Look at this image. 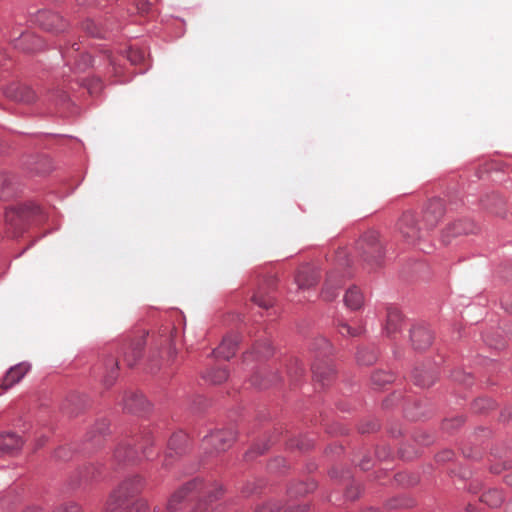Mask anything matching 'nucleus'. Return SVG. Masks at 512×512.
<instances>
[{
  "mask_svg": "<svg viewBox=\"0 0 512 512\" xmlns=\"http://www.w3.org/2000/svg\"><path fill=\"white\" fill-rule=\"evenodd\" d=\"M319 278L320 272L318 268L306 264L299 267L295 275V282L299 289H309L318 283Z\"/></svg>",
  "mask_w": 512,
  "mask_h": 512,
  "instance_id": "nucleus-11",
  "label": "nucleus"
},
{
  "mask_svg": "<svg viewBox=\"0 0 512 512\" xmlns=\"http://www.w3.org/2000/svg\"><path fill=\"white\" fill-rule=\"evenodd\" d=\"M237 350V337L227 336L223 339L221 344L213 351L216 358L229 360L232 358Z\"/></svg>",
  "mask_w": 512,
  "mask_h": 512,
  "instance_id": "nucleus-17",
  "label": "nucleus"
},
{
  "mask_svg": "<svg viewBox=\"0 0 512 512\" xmlns=\"http://www.w3.org/2000/svg\"><path fill=\"white\" fill-rule=\"evenodd\" d=\"M223 494V488L221 485L217 483H205L204 482V491L202 494V498H206L207 501L213 502Z\"/></svg>",
  "mask_w": 512,
  "mask_h": 512,
  "instance_id": "nucleus-26",
  "label": "nucleus"
},
{
  "mask_svg": "<svg viewBox=\"0 0 512 512\" xmlns=\"http://www.w3.org/2000/svg\"><path fill=\"white\" fill-rule=\"evenodd\" d=\"M159 508L157 506L154 507V512H159Z\"/></svg>",
  "mask_w": 512,
  "mask_h": 512,
  "instance_id": "nucleus-56",
  "label": "nucleus"
},
{
  "mask_svg": "<svg viewBox=\"0 0 512 512\" xmlns=\"http://www.w3.org/2000/svg\"><path fill=\"white\" fill-rule=\"evenodd\" d=\"M179 489L186 495V497L197 495L202 498L204 481L200 478H194L183 484Z\"/></svg>",
  "mask_w": 512,
  "mask_h": 512,
  "instance_id": "nucleus-24",
  "label": "nucleus"
},
{
  "mask_svg": "<svg viewBox=\"0 0 512 512\" xmlns=\"http://www.w3.org/2000/svg\"><path fill=\"white\" fill-rule=\"evenodd\" d=\"M264 450H266V448H264L263 450H260L258 453H260V454H261V453H263V452H264Z\"/></svg>",
  "mask_w": 512,
  "mask_h": 512,
  "instance_id": "nucleus-60",
  "label": "nucleus"
},
{
  "mask_svg": "<svg viewBox=\"0 0 512 512\" xmlns=\"http://www.w3.org/2000/svg\"><path fill=\"white\" fill-rule=\"evenodd\" d=\"M476 229L475 224L470 220H458L446 229V233L452 236H459L473 233Z\"/></svg>",
  "mask_w": 512,
  "mask_h": 512,
  "instance_id": "nucleus-21",
  "label": "nucleus"
},
{
  "mask_svg": "<svg viewBox=\"0 0 512 512\" xmlns=\"http://www.w3.org/2000/svg\"><path fill=\"white\" fill-rule=\"evenodd\" d=\"M89 92H90V94H94L97 91H96V88L89 87Z\"/></svg>",
  "mask_w": 512,
  "mask_h": 512,
  "instance_id": "nucleus-52",
  "label": "nucleus"
},
{
  "mask_svg": "<svg viewBox=\"0 0 512 512\" xmlns=\"http://www.w3.org/2000/svg\"><path fill=\"white\" fill-rule=\"evenodd\" d=\"M176 329L166 330L164 334L161 335L162 341L161 345H163V348L165 350V353L169 358L173 357L175 355V349L172 346V338L173 334L176 333Z\"/></svg>",
  "mask_w": 512,
  "mask_h": 512,
  "instance_id": "nucleus-28",
  "label": "nucleus"
},
{
  "mask_svg": "<svg viewBox=\"0 0 512 512\" xmlns=\"http://www.w3.org/2000/svg\"><path fill=\"white\" fill-rule=\"evenodd\" d=\"M364 512H379V511L375 508H369V509L365 510Z\"/></svg>",
  "mask_w": 512,
  "mask_h": 512,
  "instance_id": "nucleus-51",
  "label": "nucleus"
},
{
  "mask_svg": "<svg viewBox=\"0 0 512 512\" xmlns=\"http://www.w3.org/2000/svg\"><path fill=\"white\" fill-rule=\"evenodd\" d=\"M30 366L26 363H20L11 367L4 378L1 380L0 387L3 391L8 390L18 383L29 371Z\"/></svg>",
  "mask_w": 512,
  "mask_h": 512,
  "instance_id": "nucleus-15",
  "label": "nucleus"
},
{
  "mask_svg": "<svg viewBox=\"0 0 512 512\" xmlns=\"http://www.w3.org/2000/svg\"><path fill=\"white\" fill-rule=\"evenodd\" d=\"M346 259V252L345 250H340L337 252V260L339 261V265L343 266L342 261ZM349 276L348 272H344L342 267L334 268L333 270L329 271L327 274V277L324 282V287L322 290V297L327 300L331 301L335 299L338 295V290L340 286L342 285L344 279H346Z\"/></svg>",
  "mask_w": 512,
  "mask_h": 512,
  "instance_id": "nucleus-6",
  "label": "nucleus"
},
{
  "mask_svg": "<svg viewBox=\"0 0 512 512\" xmlns=\"http://www.w3.org/2000/svg\"><path fill=\"white\" fill-rule=\"evenodd\" d=\"M143 485L138 475L126 478L109 496L105 512H148L147 502L136 498Z\"/></svg>",
  "mask_w": 512,
  "mask_h": 512,
  "instance_id": "nucleus-1",
  "label": "nucleus"
},
{
  "mask_svg": "<svg viewBox=\"0 0 512 512\" xmlns=\"http://www.w3.org/2000/svg\"><path fill=\"white\" fill-rule=\"evenodd\" d=\"M76 45L78 44H72V51H63V48H61V51L64 57H66L68 60L74 59L75 64L79 70H85L87 67L93 65V59L89 54L86 53L74 55L79 50V47L75 48Z\"/></svg>",
  "mask_w": 512,
  "mask_h": 512,
  "instance_id": "nucleus-19",
  "label": "nucleus"
},
{
  "mask_svg": "<svg viewBox=\"0 0 512 512\" xmlns=\"http://www.w3.org/2000/svg\"><path fill=\"white\" fill-rule=\"evenodd\" d=\"M372 381L377 385H384L392 381V376L383 372H377L373 374Z\"/></svg>",
  "mask_w": 512,
  "mask_h": 512,
  "instance_id": "nucleus-35",
  "label": "nucleus"
},
{
  "mask_svg": "<svg viewBox=\"0 0 512 512\" xmlns=\"http://www.w3.org/2000/svg\"><path fill=\"white\" fill-rule=\"evenodd\" d=\"M45 215L41 207L29 204H18L6 208L5 233L9 238H18L30 223H41Z\"/></svg>",
  "mask_w": 512,
  "mask_h": 512,
  "instance_id": "nucleus-2",
  "label": "nucleus"
},
{
  "mask_svg": "<svg viewBox=\"0 0 512 512\" xmlns=\"http://www.w3.org/2000/svg\"><path fill=\"white\" fill-rule=\"evenodd\" d=\"M359 466L362 470H368L370 468V459L365 458L360 463Z\"/></svg>",
  "mask_w": 512,
  "mask_h": 512,
  "instance_id": "nucleus-43",
  "label": "nucleus"
},
{
  "mask_svg": "<svg viewBox=\"0 0 512 512\" xmlns=\"http://www.w3.org/2000/svg\"><path fill=\"white\" fill-rule=\"evenodd\" d=\"M444 211V202L441 199H432L428 202L422 216V223L427 233L438 224Z\"/></svg>",
  "mask_w": 512,
  "mask_h": 512,
  "instance_id": "nucleus-9",
  "label": "nucleus"
},
{
  "mask_svg": "<svg viewBox=\"0 0 512 512\" xmlns=\"http://www.w3.org/2000/svg\"><path fill=\"white\" fill-rule=\"evenodd\" d=\"M497 204H498L499 206H503L504 201H503L501 198H497Z\"/></svg>",
  "mask_w": 512,
  "mask_h": 512,
  "instance_id": "nucleus-50",
  "label": "nucleus"
},
{
  "mask_svg": "<svg viewBox=\"0 0 512 512\" xmlns=\"http://www.w3.org/2000/svg\"><path fill=\"white\" fill-rule=\"evenodd\" d=\"M152 444L151 436L146 435L141 440H127L118 445L114 451V460L118 463H133L137 461L139 456V450L143 456L149 459L152 456V452L149 445Z\"/></svg>",
  "mask_w": 512,
  "mask_h": 512,
  "instance_id": "nucleus-4",
  "label": "nucleus"
},
{
  "mask_svg": "<svg viewBox=\"0 0 512 512\" xmlns=\"http://www.w3.org/2000/svg\"><path fill=\"white\" fill-rule=\"evenodd\" d=\"M82 28L87 34H89L91 36H94V37L102 36V32H101L100 28L92 20H86L82 24Z\"/></svg>",
  "mask_w": 512,
  "mask_h": 512,
  "instance_id": "nucleus-33",
  "label": "nucleus"
},
{
  "mask_svg": "<svg viewBox=\"0 0 512 512\" xmlns=\"http://www.w3.org/2000/svg\"><path fill=\"white\" fill-rule=\"evenodd\" d=\"M187 441L188 436L182 431L174 433L170 437L168 441V451L163 461L164 467L167 468L170 465L169 459L172 457L173 453H175L176 455H181L182 453L185 452Z\"/></svg>",
  "mask_w": 512,
  "mask_h": 512,
  "instance_id": "nucleus-13",
  "label": "nucleus"
},
{
  "mask_svg": "<svg viewBox=\"0 0 512 512\" xmlns=\"http://www.w3.org/2000/svg\"><path fill=\"white\" fill-rule=\"evenodd\" d=\"M14 47L25 52H35L43 48V41L30 32L21 33L19 37L13 38Z\"/></svg>",
  "mask_w": 512,
  "mask_h": 512,
  "instance_id": "nucleus-14",
  "label": "nucleus"
},
{
  "mask_svg": "<svg viewBox=\"0 0 512 512\" xmlns=\"http://www.w3.org/2000/svg\"><path fill=\"white\" fill-rule=\"evenodd\" d=\"M363 301V294L358 287L352 286L346 291L344 302L348 308L352 310L359 309L362 306Z\"/></svg>",
  "mask_w": 512,
  "mask_h": 512,
  "instance_id": "nucleus-22",
  "label": "nucleus"
},
{
  "mask_svg": "<svg viewBox=\"0 0 512 512\" xmlns=\"http://www.w3.org/2000/svg\"><path fill=\"white\" fill-rule=\"evenodd\" d=\"M23 445L22 440L13 433L0 434L1 456L19 450Z\"/></svg>",
  "mask_w": 512,
  "mask_h": 512,
  "instance_id": "nucleus-18",
  "label": "nucleus"
},
{
  "mask_svg": "<svg viewBox=\"0 0 512 512\" xmlns=\"http://www.w3.org/2000/svg\"><path fill=\"white\" fill-rule=\"evenodd\" d=\"M397 229L402 239L409 245H416L427 235L424 226L420 225L418 218L412 212L402 214L397 223Z\"/></svg>",
  "mask_w": 512,
  "mask_h": 512,
  "instance_id": "nucleus-5",
  "label": "nucleus"
},
{
  "mask_svg": "<svg viewBox=\"0 0 512 512\" xmlns=\"http://www.w3.org/2000/svg\"><path fill=\"white\" fill-rule=\"evenodd\" d=\"M402 315L397 308H388L387 309V317L385 323V331L387 335H393L396 333L401 325Z\"/></svg>",
  "mask_w": 512,
  "mask_h": 512,
  "instance_id": "nucleus-20",
  "label": "nucleus"
},
{
  "mask_svg": "<svg viewBox=\"0 0 512 512\" xmlns=\"http://www.w3.org/2000/svg\"><path fill=\"white\" fill-rule=\"evenodd\" d=\"M54 512H80V507L75 503H71L58 508Z\"/></svg>",
  "mask_w": 512,
  "mask_h": 512,
  "instance_id": "nucleus-40",
  "label": "nucleus"
},
{
  "mask_svg": "<svg viewBox=\"0 0 512 512\" xmlns=\"http://www.w3.org/2000/svg\"><path fill=\"white\" fill-rule=\"evenodd\" d=\"M484 401H485L484 399H480V400H478V401L476 402V404L478 405V403H480V402H484Z\"/></svg>",
  "mask_w": 512,
  "mask_h": 512,
  "instance_id": "nucleus-57",
  "label": "nucleus"
},
{
  "mask_svg": "<svg viewBox=\"0 0 512 512\" xmlns=\"http://www.w3.org/2000/svg\"><path fill=\"white\" fill-rule=\"evenodd\" d=\"M4 95L15 102L23 104H31L37 100V94L27 84L13 82L4 89Z\"/></svg>",
  "mask_w": 512,
  "mask_h": 512,
  "instance_id": "nucleus-8",
  "label": "nucleus"
},
{
  "mask_svg": "<svg viewBox=\"0 0 512 512\" xmlns=\"http://www.w3.org/2000/svg\"><path fill=\"white\" fill-rule=\"evenodd\" d=\"M256 512H271V509L268 507H262L259 510H257Z\"/></svg>",
  "mask_w": 512,
  "mask_h": 512,
  "instance_id": "nucleus-49",
  "label": "nucleus"
},
{
  "mask_svg": "<svg viewBox=\"0 0 512 512\" xmlns=\"http://www.w3.org/2000/svg\"><path fill=\"white\" fill-rule=\"evenodd\" d=\"M306 509V507H302L301 510L299 512H304V510Z\"/></svg>",
  "mask_w": 512,
  "mask_h": 512,
  "instance_id": "nucleus-59",
  "label": "nucleus"
},
{
  "mask_svg": "<svg viewBox=\"0 0 512 512\" xmlns=\"http://www.w3.org/2000/svg\"><path fill=\"white\" fill-rule=\"evenodd\" d=\"M364 350H360L357 354V360L359 363L364 365H370L376 360V356L372 352L364 353Z\"/></svg>",
  "mask_w": 512,
  "mask_h": 512,
  "instance_id": "nucleus-34",
  "label": "nucleus"
},
{
  "mask_svg": "<svg viewBox=\"0 0 512 512\" xmlns=\"http://www.w3.org/2000/svg\"><path fill=\"white\" fill-rule=\"evenodd\" d=\"M206 377L213 384H221L228 378V372L224 368H217L209 371Z\"/></svg>",
  "mask_w": 512,
  "mask_h": 512,
  "instance_id": "nucleus-31",
  "label": "nucleus"
},
{
  "mask_svg": "<svg viewBox=\"0 0 512 512\" xmlns=\"http://www.w3.org/2000/svg\"><path fill=\"white\" fill-rule=\"evenodd\" d=\"M252 301L259 307L268 309L272 307L274 298L260 289L253 295Z\"/></svg>",
  "mask_w": 512,
  "mask_h": 512,
  "instance_id": "nucleus-27",
  "label": "nucleus"
},
{
  "mask_svg": "<svg viewBox=\"0 0 512 512\" xmlns=\"http://www.w3.org/2000/svg\"><path fill=\"white\" fill-rule=\"evenodd\" d=\"M451 457H452V452L447 451V452H445V453H444V455L442 456V459H443V460H449Z\"/></svg>",
  "mask_w": 512,
  "mask_h": 512,
  "instance_id": "nucleus-47",
  "label": "nucleus"
},
{
  "mask_svg": "<svg viewBox=\"0 0 512 512\" xmlns=\"http://www.w3.org/2000/svg\"><path fill=\"white\" fill-rule=\"evenodd\" d=\"M504 479L508 485L512 486V471L510 473L506 474Z\"/></svg>",
  "mask_w": 512,
  "mask_h": 512,
  "instance_id": "nucleus-45",
  "label": "nucleus"
},
{
  "mask_svg": "<svg viewBox=\"0 0 512 512\" xmlns=\"http://www.w3.org/2000/svg\"><path fill=\"white\" fill-rule=\"evenodd\" d=\"M128 59L131 63L138 64L143 59V54L136 49H130L128 52Z\"/></svg>",
  "mask_w": 512,
  "mask_h": 512,
  "instance_id": "nucleus-39",
  "label": "nucleus"
},
{
  "mask_svg": "<svg viewBox=\"0 0 512 512\" xmlns=\"http://www.w3.org/2000/svg\"><path fill=\"white\" fill-rule=\"evenodd\" d=\"M186 495L178 489L169 498L166 509L168 512H176L179 509V505L186 499Z\"/></svg>",
  "mask_w": 512,
  "mask_h": 512,
  "instance_id": "nucleus-30",
  "label": "nucleus"
},
{
  "mask_svg": "<svg viewBox=\"0 0 512 512\" xmlns=\"http://www.w3.org/2000/svg\"><path fill=\"white\" fill-rule=\"evenodd\" d=\"M312 372L314 377L317 378L319 381H323L330 374V370L322 371V368L318 364H313Z\"/></svg>",
  "mask_w": 512,
  "mask_h": 512,
  "instance_id": "nucleus-38",
  "label": "nucleus"
},
{
  "mask_svg": "<svg viewBox=\"0 0 512 512\" xmlns=\"http://www.w3.org/2000/svg\"><path fill=\"white\" fill-rule=\"evenodd\" d=\"M485 207H486L487 209H490L491 211H493V212H494V213H496V214H502V212H501V210H500V209H493V208H491L488 204H487V205H485Z\"/></svg>",
  "mask_w": 512,
  "mask_h": 512,
  "instance_id": "nucleus-48",
  "label": "nucleus"
},
{
  "mask_svg": "<svg viewBox=\"0 0 512 512\" xmlns=\"http://www.w3.org/2000/svg\"><path fill=\"white\" fill-rule=\"evenodd\" d=\"M110 368L108 375L104 379L105 385H112L117 377L118 361L110 359L107 364Z\"/></svg>",
  "mask_w": 512,
  "mask_h": 512,
  "instance_id": "nucleus-32",
  "label": "nucleus"
},
{
  "mask_svg": "<svg viewBox=\"0 0 512 512\" xmlns=\"http://www.w3.org/2000/svg\"><path fill=\"white\" fill-rule=\"evenodd\" d=\"M95 468L93 466L87 467L83 475L85 481H89L95 478Z\"/></svg>",
  "mask_w": 512,
  "mask_h": 512,
  "instance_id": "nucleus-41",
  "label": "nucleus"
},
{
  "mask_svg": "<svg viewBox=\"0 0 512 512\" xmlns=\"http://www.w3.org/2000/svg\"><path fill=\"white\" fill-rule=\"evenodd\" d=\"M60 453H61V450L57 451L56 456H57L58 458H63V457L60 455Z\"/></svg>",
  "mask_w": 512,
  "mask_h": 512,
  "instance_id": "nucleus-55",
  "label": "nucleus"
},
{
  "mask_svg": "<svg viewBox=\"0 0 512 512\" xmlns=\"http://www.w3.org/2000/svg\"><path fill=\"white\" fill-rule=\"evenodd\" d=\"M35 21L43 30L53 34L62 33L67 28V22L59 14L48 10L38 11Z\"/></svg>",
  "mask_w": 512,
  "mask_h": 512,
  "instance_id": "nucleus-7",
  "label": "nucleus"
},
{
  "mask_svg": "<svg viewBox=\"0 0 512 512\" xmlns=\"http://www.w3.org/2000/svg\"><path fill=\"white\" fill-rule=\"evenodd\" d=\"M319 341V345H318V348H321L323 350L325 349H329L330 348V343L328 342L327 339L325 338H321L318 340Z\"/></svg>",
  "mask_w": 512,
  "mask_h": 512,
  "instance_id": "nucleus-42",
  "label": "nucleus"
},
{
  "mask_svg": "<svg viewBox=\"0 0 512 512\" xmlns=\"http://www.w3.org/2000/svg\"><path fill=\"white\" fill-rule=\"evenodd\" d=\"M59 98H60V100H61V101H63V100L65 99V95H64V93H61V94L59 95Z\"/></svg>",
  "mask_w": 512,
  "mask_h": 512,
  "instance_id": "nucleus-54",
  "label": "nucleus"
},
{
  "mask_svg": "<svg viewBox=\"0 0 512 512\" xmlns=\"http://www.w3.org/2000/svg\"><path fill=\"white\" fill-rule=\"evenodd\" d=\"M145 405V399L142 395L133 394L126 402L125 408L130 412H138L143 410Z\"/></svg>",
  "mask_w": 512,
  "mask_h": 512,
  "instance_id": "nucleus-29",
  "label": "nucleus"
},
{
  "mask_svg": "<svg viewBox=\"0 0 512 512\" xmlns=\"http://www.w3.org/2000/svg\"><path fill=\"white\" fill-rule=\"evenodd\" d=\"M107 430V424L105 422H102L100 424V427L98 428L99 433H104Z\"/></svg>",
  "mask_w": 512,
  "mask_h": 512,
  "instance_id": "nucleus-46",
  "label": "nucleus"
},
{
  "mask_svg": "<svg viewBox=\"0 0 512 512\" xmlns=\"http://www.w3.org/2000/svg\"><path fill=\"white\" fill-rule=\"evenodd\" d=\"M254 350L260 356L267 357L270 355V344L268 341H264L263 343H258L255 345Z\"/></svg>",
  "mask_w": 512,
  "mask_h": 512,
  "instance_id": "nucleus-37",
  "label": "nucleus"
},
{
  "mask_svg": "<svg viewBox=\"0 0 512 512\" xmlns=\"http://www.w3.org/2000/svg\"><path fill=\"white\" fill-rule=\"evenodd\" d=\"M36 172H37V173H39V174H40V173H46V172H47V170H44V169H36Z\"/></svg>",
  "mask_w": 512,
  "mask_h": 512,
  "instance_id": "nucleus-53",
  "label": "nucleus"
},
{
  "mask_svg": "<svg viewBox=\"0 0 512 512\" xmlns=\"http://www.w3.org/2000/svg\"><path fill=\"white\" fill-rule=\"evenodd\" d=\"M411 341L412 345L416 350H425L431 344L433 335L430 330L424 326H416L411 330Z\"/></svg>",
  "mask_w": 512,
  "mask_h": 512,
  "instance_id": "nucleus-16",
  "label": "nucleus"
},
{
  "mask_svg": "<svg viewBox=\"0 0 512 512\" xmlns=\"http://www.w3.org/2000/svg\"><path fill=\"white\" fill-rule=\"evenodd\" d=\"M143 350V340L139 339L132 343L124 352V361L129 367H133L141 357Z\"/></svg>",
  "mask_w": 512,
  "mask_h": 512,
  "instance_id": "nucleus-23",
  "label": "nucleus"
},
{
  "mask_svg": "<svg viewBox=\"0 0 512 512\" xmlns=\"http://www.w3.org/2000/svg\"><path fill=\"white\" fill-rule=\"evenodd\" d=\"M235 440V433L232 430L216 431L203 440L205 447H213L216 452L225 451Z\"/></svg>",
  "mask_w": 512,
  "mask_h": 512,
  "instance_id": "nucleus-10",
  "label": "nucleus"
},
{
  "mask_svg": "<svg viewBox=\"0 0 512 512\" xmlns=\"http://www.w3.org/2000/svg\"><path fill=\"white\" fill-rule=\"evenodd\" d=\"M481 501L490 507H499L503 502L502 492L498 489H489L482 494Z\"/></svg>",
  "mask_w": 512,
  "mask_h": 512,
  "instance_id": "nucleus-25",
  "label": "nucleus"
},
{
  "mask_svg": "<svg viewBox=\"0 0 512 512\" xmlns=\"http://www.w3.org/2000/svg\"><path fill=\"white\" fill-rule=\"evenodd\" d=\"M19 182L10 172L0 171V200L8 201L17 196Z\"/></svg>",
  "mask_w": 512,
  "mask_h": 512,
  "instance_id": "nucleus-12",
  "label": "nucleus"
},
{
  "mask_svg": "<svg viewBox=\"0 0 512 512\" xmlns=\"http://www.w3.org/2000/svg\"><path fill=\"white\" fill-rule=\"evenodd\" d=\"M340 333L343 335V336H352V337H355V336H358L361 334V329L360 328H353L347 324H342L340 326V329H339Z\"/></svg>",
  "mask_w": 512,
  "mask_h": 512,
  "instance_id": "nucleus-36",
  "label": "nucleus"
},
{
  "mask_svg": "<svg viewBox=\"0 0 512 512\" xmlns=\"http://www.w3.org/2000/svg\"><path fill=\"white\" fill-rule=\"evenodd\" d=\"M258 385L261 386V387H266L267 386L266 384H262V383H259Z\"/></svg>",
  "mask_w": 512,
  "mask_h": 512,
  "instance_id": "nucleus-58",
  "label": "nucleus"
},
{
  "mask_svg": "<svg viewBox=\"0 0 512 512\" xmlns=\"http://www.w3.org/2000/svg\"><path fill=\"white\" fill-rule=\"evenodd\" d=\"M356 251L370 268L380 266L385 255L384 244L376 231L365 232L356 242Z\"/></svg>",
  "mask_w": 512,
  "mask_h": 512,
  "instance_id": "nucleus-3",
  "label": "nucleus"
},
{
  "mask_svg": "<svg viewBox=\"0 0 512 512\" xmlns=\"http://www.w3.org/2000/svg\"><path fill=\"white\" fill-rule=\"evenodd\" d=\"M415 381H416V384L419 385V386H428V385H430V382L426 381L424 378H418L417 376H415Z\"/></svg>",
  "mask_w": 512,
  "mask_h": 512,
  "instance_id": "nucleus-44",
  "label": "nucleus"
}]
</instances>
